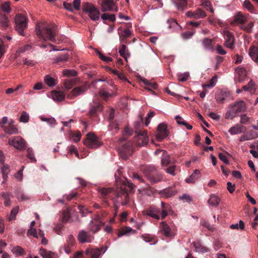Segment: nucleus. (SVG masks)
Wrapping results in <instances>:
<instances>
[{"mask_svg": "<svg viewBox=\"0 0 258 258\" xmlns=\"http://www.w3.org/2000/svg\"><path fill=\"white\" fill-rule=\"evenodd\" d=\"M41 254L44 258H53L54 255V253L44 249L41 252Z\"/></svg>", "mask_w": 258, "mask_h": 258, "instance_id": "052dcab7", "label": "nucleus"}, {"mask_svg": "<svg viewBox=\"0 0 258 258\" xmlns=\"http://www.w3.org/2000/svg\"><path fill=\"white\" fill-rule=\"evenodd\" d=\"M236 71L238 74V81L239 82H242L246 77V72L243 68L238 67L236 69Z\"/></svg>", "mask_w": 258, "mask_h": 258, "instance_id": "c85d7f7f", "label": "nucleus"}, {"mask_svg": "<svg viewBox=\"0 0 258 258\" xmlns=\"http://www.w3.org/2000/svg\"><path fill=\"white\" fill-rule=\"evenodd\" d=\"M79 86L75 87L71 92L70 94L68 95V97L72 98V97H76L77 96L83 94L90 88L89 85L86 82H80Z\"/></svg>", "mask_w": 258, "mask_h": 258, "instance_id": "6e6552de", "label": "nucleus"}, {"mask_svg": "<svg viewBox=\"0 0 258 258\" xmlns=\"http://www.w3.org/2000/svg\"><path fill=\"white\" fill-rule=\"evenodd\" d=\"M71 139L75 142H79L81 138V134L80 132H78L77 134H72L71 135Z\"/></svg>", "mask_w": 258, "mask_h": 258, "instance_id": "774afa93", "label": "nucleus"}, {"mask_svg": "<svg viewBox=\"0 0 258 258\" xmlns=\"http://www.w3.org/2000/svg\"><path fill=\"white\" fill-rule=\"evenodd\" d=\"M243 6L249 11L252 12L254 10V7L249 1H246L244 2Z\"/></svg>", "mask_w": 258, "mask_h": 258, "instance_id": "338daca9", "label": "nucleus"}, {"mask_svg": "<svg viewBox=\"0 0 258 258\" xmlns=\"http://www.w3.org/2000/svg\"><path fill=\"white\" fill-rule=\"evenodd\" d=\"M171 163V159L169 155H164L161 161V166L163 169L168 166Z\"/></svg>", "mask_w": 258, "mask_h": 258, "instance_id": "a19ab883", "label": "nucleus"}, {"mask_svg": "<svg viewBox=\"0 0 258 258\" xmlns=\"http://www.w3.org/2000/svg\"><path fill=\"white\" fill-rule=\"evenodd\" d=\"M78 208L79 212L83 217L86 216L88 213H91V212L83 205H79Z\"/></svg>", "mask_w": 258, "mask_h": 258, "instance_id": "3c124183", "label": "nucleus"}, {"mask_svg": "<svg viewBox=\"0 0 258 258\" xmlns=\"http://www.w3.org/2000/svg\"><path fill=\"white\" fill-rule=\"evenodd\" d=\"M160 211L157 209H149L145 211V214L157 220L160 219L158 213Z\"/></svg>", "mask_w": 258, "mask_h": 258, "instance_id": "f704fd0d", "label": "nucleus"}, {"mask_svg": "<svg viewBox=\"0 0 258 258\" xmlns=\"http://www.w3.org/2000/svg\"><path fill=\"white\" fill-rule=\"evenodd\" d=\"M101 11L103 12L107 11L117 12L118 7L113 0H103L101 4Z\"/></svg>", "mask_w": 258, "mask_h": 258, "instance_id": "f8f14e48", "label": "nucleus"}, {"mask_svg": "<svg viewBox=\"0 0 258 258\" xmlns=\"http://www.w3.org/2000/svg\"><path fill=\"white\" fill-rule=\"evenodd\" d=\"M225 154H227L228 155H230L228 152H225V154L222 153H220L218 155V157L220 160L223 161L225 164L228 165L230 164V162L228 160L226 156L225 155Z\"/></svg>", "mask_w": 258, "mask_h": 258, "instance_id": "6e6d98bb", "label": "nucleus"}, {"mask_svg": "<svg viewBox=\"0 0 258 258\" xmlns=\"http://www.w3.org/2000/svg\"><path fill=\"white\" fill-rule=\"evenodd\" d=\"M35 31L40 39L45 41L48 40L53 42H55V37L58 34L56 26L48 25L44 22L36 25Z\"/></svg>", "mask_w": 258, "mask_h": 258, "instance_id": "f257e3e1", "label": "nucleus"}, {"mask_svg": "<svg viewBox=\"0 0 258 258\" xmlns=\"http://www.w3.org/2000/svg\"><path fill=\"white\" fill-rule=\"evenodd\" d=\"M78 239V240L82 243L91 242L92 240V237L88 232L82 230L79 232Z\"/></svg>", "mask_w": 258, "mask_h": 258, "instance_id": "6ab92c4d", "label": "nucleus"}, {"mask_svg": "<svg viewBox=\"0 0 258 258\" xmlns=\"http://www.w3.org/2000/svg\"><path fill=\"white\" fill-rule=\"evenodd\" d=\"M12 251L14 254L22 255L24 254V250L21 247L17 246L13 247L12 249Z\"/></svg>", "mask_w": 258, "mask_h": 258, "instance_id": "8fccbe9b", "label": "nucleus"}, {"mask_svg": "<svg viewBox=\"0 0 258 258\" xmlns=\"http://www.w3.org/2000/svg\"><path fill=\"white\" fill-rule=\"evenodd\" d=\"M118 150L122 157L126 159L128 156L131 155L133 153V144L131 142H127L120 147Z\"/></svg>", "mask_w": 258, "mask_h": 258, "instance_id": "9b49d317", "label": "nucleus"}, {"mask_svg": "<svg viewBox=\"0 0 258 258\" xmlns=\"http://www.w3.org/2000/svg\"><path fill=\"white\" fill-rule=\"evenodd\" d=\"M217 81V76H214L210 80L209 83H207L203 85V87H209L212 88L216 85V83Z\"/></svg>", "mask_w": 258, "mask_h": 258, "instance_id": "4d7b16f0", "label": "nucleus"}, {"mask_svg": "<svg viewBox=\"0 0 258 258\" xmlns=\"http://www.w3.org/2000/svg\"><path fill=\"white\" fill-rule=\"evenodd\" d=\"M63 75L66 77H75L77 75V72L74 70H64Z\"/></svg>", "mask_w": 258, "mask_h": 258, "instance_id": "603ef678", "label": "nucleus"}, {"mask_svg": "<svg viewBox=\"0 0 258 258\" xmlns=\"http://www.w3.org/2000/svg\"><path fill=\"white\" fill-rule=\"evenodd\" d=\"M82 10L88 14L92 20L95 21L99 20L100 12L94 5L89 3H84L82 5Z\"/></svg>", "mask_w": 258, "mask_h": 258, "instance_id": "423d86ee", "label": "nucleus"}, {"mask_svg": "<svg viewBox=\"0 0 258 258\" xmlns=\"http://www.w3.org/2000/svg\"><path fill=\"white\" fill-rule=\"evenodd\" d=\"M2 197L5 200L4 205L6 206H10L11 205V198L12 195L11 193L8 192H3L2 193Z\"/></svg>", "mask_w": 258, "mask_h": 258, "instance_id": "4c0bfd02", "label": "nucleus"}, {"mask_svg": "<svg viewBox=\"0 0 258 258\" xmlns=\"http://www.w3.org/2000/svg\"><path fill=\"white\" fill-rule=\"evenodd\" d=\"M29 115L25 111H23L19 118V121L22 122L26 123L29 121Z\"/></svg>", "mask_w": 258, "mask_h": 258, "instance_id": "bf43d9fd", "label": "nucleus"}, {"mask_svg": "<svg viewBox=\"0 0 258 258\" xmlns=\"http://www.w3.org/2000/svg\"><path fill=\"white\" fill-rule=\"evenodd\" d=\"M169 134V132L167 130V125L164 123H160L157 127V133L156 135L157 140L161 142L164 139L166 138Z\"/></svg>", "mask_w": 258, "mask_h": 258, "instance_id": "9d476101", "label": "nucleus"}, {"mask_svg": "<svg viewBox=\"0 0 258 258\" xmlns=\"http://www.w3.org/2000/svg\"><path fill=\"white\" fill-rule=\"evenodd\" d=\"M246 110L247 106L243 101H237L228 106L225 118L227 119H233L238 116L239 113L244 112Z\"/></svg>", "mask_w": 258, "mask_h": 258, "instance_id": "7ed1b4c3", "label": "nucleus"}, {"mask_svg": "<svg viewBox=\"0 0 258 258\" xmlns=\"http://www.w3.org/2000/svg\"><path fill=\"white\" fill-rule=\"evenodd\" d=\"M101 109L102 107L100 105H96L95 106H93L90 110V114L92 116L95 115L96 112L98 111L101 110Z\"/></svg>", "mask_w": 258, "mask_h": 258, "instance_id": "e2e57ef3", "label": "nucleus"}, {"mask_svg": "<svg viewBox=\"0 0 258 258\" xmlns=\"http://www.w3.org/2000/svg\"><path fill=\"white\" fill-rule=\"evenodd\" d=\"M176 193V190L173 187L166 188L159 191V194L162 197H165L166 198H170L175 195Z\"/></svg>", "mask_w": 258, "mask_h": 258, "instance_id": "aec40b11", "label": "nucleus"}, {"mask_svg": "<svg viewBox=\"0 0 258 258\" xmlns=\"http://www.w3.org/2000/svg\"><path fill=\"white\" fill-rule=\"evenodd\" d=\"M243 128V126L239 124H236L230 128L228 132L231 135H234L242 133Z\"/></svg>", "mask_w": 258, "mask_h": 258, "instance_id": "72a5a7b5", "label": "nucleus"}, {"mask_svg": "<svg viewBox=\"0 0 258 258\" xmlns=\"http://www.w3.org/2000/svg\"><path fill=\"white\" fill-rule=\"evenodd\" d=\"M187 17L195 19L204 18L206 17V12L201 9H197L195 11H189L186 13Z\"/></svg>", "mask_w": 258, "mask_h": 258, "instance_id": "dca6fc26", "label": "nucleus"}, {"mask_svg": "<svg viewBox=\"0 0 258 258\" xmlns=\"http://www.w3.org/2000/svg\"><path fill=\"white\" fill-rule=\"evenodd\" d=\"M84 144L87 147L91 149H96L102 144L98 140L97 136L91 133L87 135L86 139L84 141Z\"/></svg>", "mask_w": 258, "mask_h": 258, "instance_id": "0eeeda50", "label": "nucleus"}, {"mask_svg": "<svg viewBox=\"0 0 258 258\" xmlns=\"http://www.w3.org/2000/svg\"><path fill=\"white\" fill-rule=\"evenodd\" d=\"M70 213L68 210H66L62 213V222L64 223L68 222L70 219Z\"/></svg>", "mask_w": 258, "mask_h": 258, "instance_id": "680f3d73", "label": "nucleus"}, {"mask_svg": "<svg viewBox=\"0 0 258 258\" xmlns=\"http://www.w3.org/2000/svg\"><path fill=\"white\" fill-rule=\"evenodd\" d=\"M220 201V199L218 196L213 195L211 196L210 198L208 200V203L212 206H217L219 205Z\"/></svg>", "mask_w": 258, "mask_h": 258, "instance_id": "ea45409f", "label": "nucleus"}, {"mask_svg": "<svg viewBox=\"0 0 258 258\" xmlns=\"http://www.w3.org/2000/svg\"><path fill=\"white\" fill-rule=\"evenodd\" d=\"M134 189V184L126 179L122 181L120 189L117 192L118 201L120 202L123 206L127 205L131 202L129 192Z\"/></svg>", "mask_w": 258, "mask_h": 258, "instance_id": "f03ea898", "label": "nucleus"}, {"mask_svg": "<svg viewBox=\"0 0 258 258\" xmlns=\"http://www.w3.org/2000/svg\"><path fill=\"white\" fill-rule=\"evenodd\" d=\"M132 232L133 234L136 233L135 230L129 227H124L121 228L118 232V237H120L124 235H126L128 233Z\"/></svg>", "mask_w": 258, "mask_h": 258, "instance_id": "473e14b6", "label": "nucleus"}, {"mask_svg": "<svg viewBox=\"0 0 258 258\" xmlns=\"http://www.w3.org/2000/svg\"><path fill=\"white\" fill-rule=\"evenodd\" d=\"M100 226L101 223L99 221L93 220L89 224V228L93 233H96L100 230Z\"/></svg>", "mask_w": 258, "mask_h": 258, "instance_id": "bb28decb", "label": "nucleus"}, {"mask_svg": "<svg viewBox=\"0 0 258 258\" xmlns=\"http://www.w3.org/2000/svg\"><path fill=\"white\" fill-rule=\"evenodd\" d=\"M142 171L147 179L155 184L163 180V174L158 171L157 167L153 165H147L142 168Z\"/></svg>", "mask_w": 258, "mask_h": 258, "instance_id": "20e7f679", "label": "nucleus"}, {"mask_svg": "<svg viewBox=\"0 0 258 258\" xmlns=\"http://www.w3.org/2000/svg\"><path fill=\"white\" fill-rule=\"evenodd\" d=\"M247 21V18L242 13L238 12L234 16V21L233 22V25L236 24H243Z\"/></svg>", "mask_w": 258, "mask_h": 258, "instance_id": "5701e85b", "label": "nucleus"}, {"mask_svg": "<svg viewBox=\"0 0 258 258\" xmlns=\"http://www.w3.org/2000/svg\"><path fill=\"white\" fill-rule=\"evenodd\" d=\"M224 35L225 40L224 45L231 49H233L235 45V37L233 33L227 31L224 32Z\"/></svg>", "mask_w": 258, "mask_h": 258, "instance_id": "4468645a", "label": "nucleus"}, {"mask_svg": "<svg viewBox=\"0 0 258 258\" xmlns=\"http://www.w3.org/2000/svg\"><path fill=\"white\" fill-rule=\"evenodd\" d=\"M69 54L68 53H62L60 55L57 56L55 59V62L59 63L60 62H66L69 59Z\"/></svg>", "mask_w": 258, "mask_h": 258, "instance_id": "58836bf2", "label": "nucleus"}, {"mask_svg": "<svg viewBox=\"0 0 258 258\" xmlns=\"http://www.w3.org/2000/svg\"><path fill=\"white\" fill-rule=\"evenodd\" d=\"M2 11L7 14L11 12L12 9L10 7V2L9 1L3 3L1 6Z\"/></svg>", "mask_w": 258, "mask_h": 258, "instance_id": "37998d69", "label": "nucleus"}, {"mask_svg": "<svg viewBox=\"0 0 258 258\" xmlns=\"http://www.w3.org/2000/svg\"><path fill=\"white\" fill-rule=\"evenodd\" d=\"M248 53L253 61L258 62V45L251 46L249 49Z\"/></svg>", "mask_w": 258, "mask_h": 258, "instance_id": "393cba45", "label": "nucleus"}, {"mask_svg": "<svg viewBox=\"0 0 258 258\" xmlns=\"http://www.w3.org/2000/svg\"><path fill=\"white\" fill-rule=\"evenodd\" d=\"M162 211L161 212V219H164L168 214L167 210L170 209V207L168 205L165 204L163 202H161Z\"/></svg>", "mask_w": 258, "mask_h": 258, "instance_id": "49530a36", "label": "nucleus"}, {"mask_svg": "<svg viewBox=\"0 0 258 258\" xmlns=\"http://www.w3.org/2000/svg\"><path fill=\"white\" fill-rule=\"evenodd\" d=\"M19 210L18 206L15 207L11 212V213L9 216V220L12 221L16 219L17 214H18Z\"/></svg>", "mask_w": 258, "mask_h": 258, "instance_id": "de8ad7c7", "label": "nucleus"}, {"mask_svg": "<svg viewBox=\"0 0 258 258\" xmlns=\"http://www.w3.org/2000/svg\"><path fill=\"white\" fill-rule=\"evenodd\" d=\"M178 10L182 11L186 8V0H172Z\"/></svg>", "mask_w": 258, "mask_h": 258, "instance_id": "c756f323", "label": "nucleus"}, {"mask_svg": "<svg viewBox=\"0 0 258 258\" xmlns=\"http://www.w3.org/2000/svg\"><path fill=\"white\" fill-rule=\"evenodd\" d=\"M5 132L9 135L17 134L18 133V130L16 126L10 127L8 125L4 128Z\"/></svg>", "mask_w": 258, "mask_h": 258, "instance_id": "a18cd8bd", "label": "nucleus"}, {"mask_svg": "<svg viewBox=\"0 0 258 258\" xmlns=\"http://www.w3.org/2000/svg\"><path fill=\"white\" fill-rule=\"evenodd\" d=\"M118 34L127 38L130 37L133 33L129 29H125L123 30L121 27H120L118 29Z\"/></svg>", "mask_w": 258, "mask_h": 258, "instance_id": "e433bc0d", "label": "nucleus"}, {"mask_svg": "<svg viewBox=\"0 0 258 258\" xmlns=\"http://www.w3.org/2000/svg\"><path fill=\"white\" fill-rule=\"evenodd\" d=\"M189 74L185 73L184 74H180L178 75V78L180 82H185L187 81L189 78Z\"/></svg>", "mask_w": 258, "mask_h": 258, "instance_id": "69168bd1", "label": "nucleus"}, {"mask_svg": "<svg viewBox=\"0 0 258 258\" xmlns=\"http://www.w3.org/2000/svg\"><path fill=\"white\" fill-rule=\"evenodd\" d=\"M52 98L56 101H61L64 99L65 95L61 91H53L52 92Z\"/></svg>", "mask_w": 258, "mask_h": 258, "instance_id": "7c9ffc66", "label": "nucleus"}, {"mask_svg": "<svg viewBox=\"0 0 258 258\" xmlns=\"http://www.w3.org/2000/svg\"><path fill=\"white\" fill-rule=\"evenodd\" d=\"M10 21L6 14L0 12V27L3 29H6L9 27Z\"/></svg>", "mask_w": 258, "mask_h": 258, "instance_id": "b1692460", "label": "nucleus"}, {"mask_svg": "<svg viewBox=\"0 0 258 258\" xmlns=\"http://www.w3.org/2000/svg\"><path fill=\"white\" fill-rule=\"evenodd\" d=\"M160 232L166 237H170L173 235L172 232L169 225L166 222H162L160 224Z\"/></svg>", "mask_w": 258, "mask_h": 258, "instance_id": "a211bd4d", "label": "nucleus"}, {"mask_svg": "<svg viewBox=\"0 0 258 258\" xmlns=\"http://www.w3.org/2000/svg\"><path fill=\"white\" fill-rule=\"evenodd\" d=\"M24 166H22L21 169H20L17 173L14 174L15 178L18 181H21L23 178V170Z\"/></svg>", "mask_w": 258, "mask_h": 258, "instance_id": "0e129e2a", "label": "nucleus"}, {"mask_svg": "<svg viewBox=\"0 0 258 258\" xmlns=\"http://www.w3.org/2000/svg\"><path fill=\"white\" fill-rule=\"evenodd\" d=\"M147 131L144 130L143 132H139L136 134L135 139V144L139 147L143 146L148 144L149 138L147 135Z\"/></svg>", "mask_w": 258, "mask_h": 258, "instance_id": "1a4fd4ad", "label": "nucleus"}, {"mask_svg": "<svg viewBox=\"0 0 258 258\" xmlns=\"http://www.w3.org/2000/svg\"><path fill=\"white\" fill-rule=\"evenodd\" d=\"M33 237H36L38 238V237L41 238V243L42 244H47L48 243L47 240L44 237V233L43 231L39 230L38 233H37V231L35 229L33 228Z\"/></svg>", "mask_w": 258, "mask_h": 258, "instance_id": "2f4dec72", "label": "nucleus"}, {"mask_svg": "<svg viewBox=\"0 0 258 258\" xmlns=\"http://www.w3.org/2000/svg\"><path fill=\"white\" fill-rule=\"evenodd\" d=\"M214 40L208 38H204L202 41V45L205 50L213 52L215 50Z\"/></svg>", "mask_w": 258, "mask_h": 258, "instance_id": "412c9836", "label": "nucleus"}, {"mask_svg": "<svg viewBox=\"0 0 258 258\" xmlns=\"http://www.w3.org/2000/svg\"><path fill=\"white\" fill-rule=\"evenodd\" d=\"M176 165H173L170 166H167V167L164 168L163 169L167 173L169 174L172 176H175L176 175Z\"/></svg>", "mask_w": 258, "mask_h": 258, "instance_id": "09e8293b", "label": "nucleus"}, {"mask_svg": "<svg viewBox=\"0 0 258 258\" xmlns=\"http://www.w3.org/2000/svg\"><path fill=\"white\" fill-rule=\"evenodd\" d=\"M200 171L198 169L194 170L193 173H192L190 176L185 179V181L188 183H194L199 178Z\"/></svg>", "mask_w": 258, "mask_h": 258, "instance_id": "cd10ccee", "label": "nucleus"}, {"mask_svg": "<svg viewBox=\"0 0 258 258\" xmlns=\"http://www.w3.org/2000/svg\"><path fill=\"white\" fill-rule=\"evenodd\" d=\"M106 250V248L102 246L100 248H93L89 247L86 249L85 254L87 255L90 256L91 258H98L101 254L103 250V253Z\"/></svg>", "mask_w": 258, "mask_h": 258, "instance_id": "ddd939ff", "label": "nucleus"}, {"mask_svg": "<svg viewBox=\"0 0 258 258\" xmlns=\"http://www.w3.org/2000/svg\"><path fill=\"white\" fill-rule=\"evenodd\" d=\"M193 245L197 252H205L208 251V248L203 246L200 242H193Z\"/></svg>", "mask_w": 258, "mask_h": 258, "instance_id": "79ce46f5", "label": "nucleus"}, {"mask_svg": "<svg viewBox=\"0 0 258 258\" xmlns=\"http://www.w3.org/2000/svg\"><path fill=\"white\" fill-rule=\"evenodd\" d=\"M44 81L49 87L54 86L56 84V80L49 75H47L45 77Z\"/></svg>", "mask_w": 258, "mask_h": 258, "instance_id": "c03bdc74", "label": "nucleus"}, {"mask_svg": "<svg viewBox=\"0 0 258 258\" xmlns=\"http://www.w3.org/2000/svg\"><path fill=\"white\" fill-rule=\"evenodd\" d=\"M112 188H101L99 189V192L101 195V198L104 200V204L108 205L107 201L106 200L108 196V195L112 191Z\"/></svg>", "mask_w": 258, "mask_h": 258, "instance_id": "a878e982", "label": "nucleus"}, {"mask_svg": "<svg viewBox=\"0 0 258 258\" xmlns=\"http://www.w3.org/2000/svg\"><path fill=\"white\" fill-rule=\"evenodd\" d=\"M27 17L21 14L16 15L15 18V29L20 35L25 36V31L27 28Z\"/></svg>", "mask_w": 258, "mask_h": 258, "instance_id": "39448f33", "label": "nucleus"}, {"mask_svg": "<svg viewBox=\"0 0 258 258\" xmlns=\"http://www.w3.org/2000/svg\"><path fill=\"white\" fill-rule=\"evenodd\" d=\"M142 122V119H141V120L136 121L135 123L134 127L136 134L139 133V132H143V131L141 129Z\"/></svg>", "mask_w": 258, "mask_h": 258, "instance_id": "13d9d810", "label": "nucleus"}, {"mask_svg": "<svg viewBox=\"0 0 258 258\" xmlns=\"http://www.w3.org/2000/svg\"><path fill=\"white\" fill-rule=\"evenodd\" d=\"M118 52L120 55L126 60L127 57L130 55V54L128 50L126 49V46L125 44H121L120 45Z\"/></svg>", "mask_w": 258, "mask_h": 258, "instance_id": "c9c22d12", "label": "nucleus"}, {"mask_svg": "<svg viewBox=\"0 0 258 258\" xmlns=\"http://www.w3.org/2000/svg\"><path fill=\"white\" fill-rule=\"evenodd\" d=\"M101 18L103 20H109L111 22H114L115 20V16L114 14L104 13L101 15Z\"/></svg>", "mask_w": 258, "mask_h": 258, "instance_id": "5fc2aeb1", "label": "nucleus"}, {"mask_svg": "<svg viewBox=\"0 0 258 258\" xmlns=\"http://www.w3.org/2000/svg\"><path fill=\"white\" fill-rule=\"evenodd\" d=\"M9 144L17 149H22L25 147V142L20 137H15L9 140Z\"/></svg>", "mask_w": 258, "mask_h": 258, "instance_id": "2eb2a0df", "label": "nucleus"}, {"mask_svg": "<svg viewBox=\"0 0 258 258\" xmlns=\"http://www.w3.org/2000/svg\"><path fill=\"white\" fill-rule=\"evenodd\" d=\"M80 79L78 78L65 80L63 83L64 87L67 90H70L75 85H80Z\"/></svg>", "mask_w": 258, "mask_h": 258, "instance_id": "4be33fe9", "label": "nucleus"}, {"mask_svg": "<svg viewBox=\"0 0 258 258\" xmlns=\"http://www.w3.org/2000/svg\"><path fill=\"white\" fill-rule=\"evenodd\" d=\"M231 96V93L227 90H221L215 95V99L218 103H224L226 98Z\"/></svg>", "mask_w": 258, "mask_h": 258, "instance_id": "f3484780", "label": "nucleus"}, {"mask_svg": "<svg viewBox=\"0 0 258 258\" xmlns=\"http://www.w3.org/2000/svg\"><path fill=\"white\" fill-rule=\"evenodd\" d=\"M9 172V167L8 165H4L2 168V173L3 174V177L4 178V181H3V183H4L7 179V174Z\"/></svg>", "mask_w": 258, "mask_h": 258, "instance_id": "864d4df0", "label": "nucleus"}]
</instances>
